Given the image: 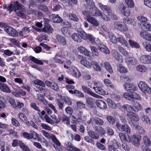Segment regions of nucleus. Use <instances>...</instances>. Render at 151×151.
Listing matches in <instances>:
<instances>
[{
    "label": "nucleus",
    "instance_id": "obj_45",
    "mask_svg": "<svg viewBox=\"0 0 151 151\" xmlns=\"http://www.w3.org/2000/svg\"><path fill=\"white\" fill-rule=\"evenodd\" d=\"M29 32L30 30L29 28L26 27H25L20 32L19 35L21 36H23L24 35L28 33Z\"/></svg>",
    "mask_w": 151,
    "mask_h": 151
},
{
    "label": "nucleus",
    "instance_id": "obj_14",
    "mask_svg": "<svg viewBox=\"0 0 151 151\" xmlns=\"http://www.w3.org/2000/svg\"><path fill=\"white\" fill-rule=\"evenodd\" d=\"M127 116L128 117L131 119L132 122H137L139 120V118L138 115L133 112H128Z\"/></svg>",
    "mask_w": 151,
    "mask_h": 151
},
{
    "label": "nucleus",
    "instance_id": "obj_41",
    "mask_svg": "<svg viewBox=\"0 0 151 151\" xmlns=\"http://www.w3.org/2000/svg\"><path fill=\"white\" fill-rule=\"evenodd\" d=\"M95 91L96 93L102 95H105L108 94V93L106 94L104 90L101 88L99 87H95Z\"/></svg>",
    "mask_w": 151,
    "mask_h": 151
},
{
    "label": "nucleus",
    "instance_id": "obj_63",
    "mask_svg": "<svg viewBox=\"0 0 151 151\" xmlns=\"http://www.w3.org/2000/svg\"><path fill=\"white\" fill-rule=\"evenodd\" d=\"M41 132L44 136L46 138L48 139H52V135H50L47 132L44 130H42L41 131Z\"/></svg>",
    "mask_w": 151,
    "mask_h": 151
},
{
    "label": "nucleus",
    "instance_id": "obj_24",
    "mask_svg": "<svg viewBox=\"0 0 151 151\" xmlns=\"http://www.w3.org/2000/svg\"><path fill=\"white\" fill-rule=\"evenodd\" d=\"M119 108L122 111L126 110L127 111H129L132 110V106L127 104H125L120 106L119 107Z\"/></svg>",
    "mask_w": 151,
    "mask_h": 151
},
{
    "label": "nucleus",
    "instance_id": "obj_31",
    "mask_svg": "<svg viewBox=\"0 0 151 151\" xmlns=\"http://www.w3.org/2000/svg\"><path fill=\"white\" fill-rule=\"evenodd\" d=\"M112 56L115 59L120 62L122 61V60L121 58V56L119 54V53L116 50H113Z\"/></svg>",
    "mask_w": 151,
    "mask_h": 151
},
{
    "label": "nucleus",
    "instance_id": "obj_11",
    "mask_svg": "<svg viewBox=\"0 0 151 151\" xmlns=\"http://www.w3.org/2000/svg\"><path fill=\"white\" fill-rule=\"evenodd\" d=\"M141 62L143 64H148L151 63V56L149 55L141 56L139 58Z\"/></svg>",
    "mask_w": 151,
    "mask_h": 151
},
{
    "label": "nucleus",
    "instance_id": "obj_30",
    "mask_svg": "<svg viewBox=\"0 0 151 151\" xmlns=\"http://www.w3.org/2000/svg\"><path fill=\"white\" fill-rule=\"evenodd\" d=\"M127 61L129 65H134L137 64V60L134 57H128L127 58Z\"/></svg>",
    "mask_w": 151,
    "mask_h": 151
},
{
    "label": "nucleus",
    "instance_id": "obj_43",
    "mask_svg": "<svg viewBox=\"0 0 151 151\" xmlns=\"http://www.w3.org/2000/svg\"><path fill=\"white\" fill-rule=\"evenodd\" d=\"M125 3L127 7L130 8H133L135 6L133 0H125Z\"/></svg>",
    "mask_w": 151,
    "mask_h": 151
},
{
    "label": "nucleus",
    "instance_id": "obj_5",
    "mask_svg": "<svg viewBox=\"0 0 151 151\" xmlns=\"http://www.w3.org/2000/svg\"><path fill=\"white\" fill-rule=\"evenodd\" d=\"M116 126L120 131L125 132L127 134H130L131 132V129L130 127L127 124L121 125L119 123H116Z\"/></svg>",
    "mask_w": 151,
    "mask_h": 151
},
{
    "label": "nucleus",
    "instance_id": "obj_64",
    "mask_svg": "<svg viewBox=\"0 0 151 151\" xmlns=\"http://www.w3.org/2000/svg\"><path fill=\"white\" fill-rule=\"evenodd\" d=\"M8 101L13 108H16V104L14 100L13 99L9 98V99Z\"/></svg>",
    "mask_w": 151,
    "mask_h": 151
},
{
    "label": "nucleus",
    "instance_id": "obj_10",
    "mask_svg": "<svg viewBox=\"0 0 151 151\" xmlns=\"http://www.w3.org/2000/svg\"><path fill=\"white\" fill-rule=\"evenodd\" d=\"M98 5L101 10L108 14V16H110V14L112 13V10L109 6L108 5H104L101 3H99Z\"/></svg>",
    "mask_w": 151,
    "mask_h": 151
},
{
    "label": "nucleus",
    "instance_id": "obj_54",
    "mask_svg": "<svg viewBox=\"0 0 151 151\" xmlns=\"http://www.w3.org/2000/svg\"><path fill=\"white\" fill-rule=\"evenodd\" d=\"M96 131L101 135H104L105 132V131L101 127H97Z\"/></svg>",
    "mask_w": 151,
    "mask_h": 151
},
{
    "label": "nucleus",
    "instance_id": "obj_27",
    "mask_svg": "<svg viewBox=\"0 0 151 151\" xmlns=\"http://www.w3.org/2000/svg\"><path fill=\"white\" fill-rule=\"evenodd\" d=\"M56 39L61 45H64L66 44V42L65 39L63 37L60 35H57Z\"/></svg>",
    "mask_w": 151,
    "mask_h": 151
},
{
    "label": "nucleus",
    "instance_id": "obj_49",
    "mask_svg": "<svg viewBox=\"0 0 151 151\" xmlns=\"http://www.w3.org/2000/svg\"><path fill=\"white\" fill-rule=\"evenodd\" d=\"M142 44L144 47L148 52H151V44H147V42H143Z\"/></svg>",
    "mask_w": 151,
    "mask_h": 151
},
{
    "label": "nucleus",
    "instance_id": "obj_55",
    "mask_svg": "<svg viewBox=\"0 0 151 151\" xmlns=\"http://www.w3.org/2000/svg\"><path fill=\"white\" fill-rule=\"evenodd\" d=\"M86 102L88 106L90 107H92L93 104L94 100L92 98H87L86 99Z\"/></svg>",
    "mask_w": 151,
    "mask_h": 151
},
{
    "label": "nucleus",
    "instance_id": "obj_4",
    "mask_svg": "<svg viewBox=\"0 0 151 151\" xmlns=\"http://www.w3.org/2000/svg\"><path fill=\"white\" fill-rule=\"evenodd\" d=\"M141 91L143 92L146 93H151V88L145 82L141 81L138 85Z\"/></svg>",
    "mask_w": 151,
    "mask_h": 151
},
{
    "label": "nucleus",
    "instance_id": "obj_7",
    "mask_svg": "<svg viewBox=\"0 0 151 151\" xmlns=\"http://www.w3.org/2000/svg\"><path fill=\"white\" fill-rule=\"evenodd\" d=\"M118 9L120 13L124 16L128 17L130 14V10L127 9L123 4H120Z\"/></svg>",
    "mask_w": 151,
    "mask_h": 151
},
{
    "label": "nucleus",
    "instance_id": "obj_59",
    "mask_svg": "<svg viewBox=\"0 0 151 151\" xmlns=\"http://www.w3.org/2000/svg\"><path fill=\"white\" fill-rule=\"evenodd\" d=\"M11 122L12 124L15 127H19L20 125L19 122L15 118H12Z\"/></svg>",
    "mask_w": 151,
    "mask_h": 151
},
{
    "label": "nucleus",
    "instance_id": "obj_56",
    "mask_svg": "<svg viewBox=\"0 0 151 151\" xmlns=\"http://www.w3.org/2000/svg\"><path fill=\"white\" fill-rule=\"evenodd\" d=\"M119 137L122 142H125L127 141V138L125 135L122 133L120 132L119 134Z\"/></svg>",
    "mask_w": 151,
    "mask_h": 151
},
{
    "label": "nucleus",
    "instance_id": "obj_25",
    "mask_svg": "<svg viewBox=\"0 0 151 151\" xmlns=\"http://www.w3.org/2000/svg\"><path fill=\"white\" fill-rule=\"evenodd\" d=\"M71 37L73 40L78 43L81 42L82 39L80 36L79 34L74 33L72 34Z\"/></svg>",
    "mask_w": 151,
    "mask_h": 151
},
{
    "label": "nucleus",
    "instance_id": "obj_34",
    "mask_svg": "<svg viewBox=\"0 0 151 151\" xmlns=\"http://www.w3.org/2000/svg\"><path fill=\"white\" fill-rule=\"evenodd\" d=\"M67 16L70 20L76 22H77L78 20L77 17L74 14L69 13L67 14Z\"/></svg>",
    "mask_w": 151,
    "mask_h": 151
},
{
    "label": "nucleus",
    "instance_id": "obj_46",
    "mask_svg": "<svg viewBox=\"0 0 151 151\" xmlns=\"http://www.w3.org/2000/svg\"><path fill=\"white\" fill-rule=\"evenodd\" d=\"M37 99L42 102L45 105H46L47 103L43 96L40 94H37Z\"/></svg>",
    "mask_w": 151,
    "mask_h": 151
},
{
    "label": "nucleus",
    "instance_id": "obj_8",
    "mask_svg": "<svg viewBox=\"0 0 151 151\" xmlns=\"http://www.w3.org/2000/svg\"><path fill=\"white\" fill-rule=\"evenodd\" d=\"M97 42V48L101 50L102 52L106 54H109L110 53V51L109 49L104 45L99 40H96Z\"/></svg>",
    "mask_w": 151,
    "mask_h": 151
},
{
    "label": "nucleus",
    "instance_id": "obj_28",
    "mask_svg": "<svg viewBox=\"0 0 151 151\" xmlns=\"http://www.w3.org/2000/svg\"><path fill=\"white\" fill-rule=\"evenodd\" d=\"M129 44L130 46L132 48H139L140 47L139 44L135 41L131 40H128Z\"/></svg>",
    "mask_w": 151,
    "mask_h": 151
},
{
    "label": "nucleus",
    "instance_id": "obj_2",
    "mask_svg": "<svg viewBox=\"0 0 151 151\" xmlns=\"http://www.w3.org/2000/svg\"><path fill=\"white\" fill-rule=\"evenodd\" d=\"M64 67L68 69L67 71L68 73L71 74L74 77L79 78L81 76V73L79 70L74 66H71L68 68V66L66 65H64Z\"/></svg>",
    "mask_w": 151,
    "mask_h": 151
},
{
    "label": "nucleus",
    "instance_id": "obj_60",
    "mask_svg": "<svg viewBox=\"0 0 151 151\" xmlns=\"http://www.w3.org/2000/svg\"><path fill=\"white\" fill-rule=\"evenodd\" d=\"M106 118L110 124H113L115 123V119L112 116H107Z\"/></svg>",
    "mask_w": 151,
    "mask_h": 151
},
{
    "label": "nucleus",
    "instance_id": "obj_26",
    "mask_svg": "<svg viewBox=\"0 0 151 151\" xmlns=\"http://www.w3.org/2000/svg\"><path fill=\"white\" fill-rule=\"evenodd\" d=\"M19 146L22 151H31L29 148L21 141H19Z\"/></svg>",
    "mask_w": 151,
    "mask_h": 151
},
{
    "label": "nucleus",
    "instance_id": "obj_42",
    "mask_svg": "<svg viewBox=\"0 0 151 151\" xmlns=\"http://www.w3.org/2000/svg\"><path fill=\"white\" fill-rule=\"evenodd\" d=\"M141 119L144 123L147 124H150V120L149 117L144 114H142L141 116Z\"/></svg>",
    "mask_w": 151,
    "mask_h": 151
},
{
    "label": "nucleus",
    "instance_id": "obj_52",
    "mask_svg": "<svg viewBox=\"0 0 151 151\" xmlns=\"http://www.w3.org/2000/svg\"><path fill=\"white\" fill-rule=\"evenodd\" d=\"M137 19L140 22H143L144 23L147 22V21L148 20V19L147 17L142 15L138 16L137 17Z\"/></svg>",
    "mask_w": 151,
    "mask_h": 151
},
{
    "label": "nucleus",
    "instance_id": "obj_12",
    "mask_svg": "<svg viewBox=\"0 0 151 151\" xmlns=\"http://www.w3.org/2000/svg\"><path fill=\"white\" fill-rule=\"evenodd\" d=\"M51 139L53 142L55 144V145H54V147L55 149L58 151H60L62 149L61 147V144L55 136L53 134H52Z\"/></svg>",
    "mask_w": 151,
    "mask_h": 151
},
{
    "label": "nucleus",
    "instance_id": "obj_23",
    "mask_svg": "<svg viewBox=\"0 0 151 151\" xmlns=\"http://www.w3.org/2000/svg\"><path fill=\"white\" fill-rule=\"evenodd\" d=\"M66 144L67 149L70 151H81L79 149L73 146L70 142H67Z\"/></svg>",
    "mask_w": 151,
    "mask_h": 151
},
{
    "label": "nucleus",
    "instance_id": "obj_50",
    "mask_svg": "<svg viewBox=\"0 0 151 151\" xmlns=\"http://www.w3.org/2000/svg\"><path fill=\"white\" fill-rule=\"evenodd\" d=\"M145 29L148 32H151V24L148 22H146L143 24Z\"/></svg>",
    "mask_w": 151,
    "mask_h": 151
},
{
    "label": "nucleus",
    "instance_id": "obj_20",
    "mask_svg": "<svg viewBox=\"0 0 151 151\" xmlns=\"http://www.w3.org/2000/svg\"><path fill=\"white\" fill-rule=\"evenodd\" d=\"M96 103L97 106L101 109H105L107 107L106 103L102 100H97L96 101Z\"/></svg>",
    "mask_w": 151,
    "mask_h": 151
},
{
    "label": "nucleus",
    "instance_id": "obj_18",
    "mask_svg": "<svg viewBox=\"0 0 151 151\" xmlns=\"http://www.w3.org/2000/svg\"><path fill=\"white\" fill-rule=\"evenodd\" d=\"M29 134L30 139H33L38 141H40V139L39 136L36 132L33 130H30L29 131Z\"/></svg>",
    "mask_w": 151,
    "mask_h": 151
},
{
    "label": "nucleus",
    "instance_id": "obj_48",
    "mask_svg": "<svg viewBox=\"0 0 151 151\" xmlns=\"http://www.w3.org/2000/svg\"><path fill=\"white\" fill-rule=\"evenodd\" d=\"M118 50L123 55L125 56H128L129 53L123 47L119 46L118 47Z\"/></svg>",
    "mask_w": 151,
    "mask_h": 151
},
{
    "label": "nucleus",
    "instance_id": "obj_53",
    "mask_svg": "<svg viewBox=\"0 0 151 151\" xmlns=\"http://www.w3.org/2000/svg\"><path fill=\"white\" fill-rule=\"evenodd\" d=\"M109 39L111 42L114 44H116L117 42V37H116L114 35H110L109 36Z\"/></svg>",
    "mask_w": 151,
    "mask_h": 151
},
{
    "label": "nucleus",
    "instance_id": "obj_37",
    "mask_svg": "<svg viewBox=\"0 0 151 151\" xmlns=\"http://www.w3.org/2000/svg\"><path fill=\"white\" fill-rule=\"evenodd\" d=\"M105 67L106 70L110 73H112L113 72V70L110 63L107 61L104 63Z\"/></svg>",
    "mask_w": 151,
    "mask_h": 151
},
{
    "label": "nucleus",
    "instance_id": "obj_21",
    "mask_svg": "<svg viewBox=\"0 0 151 151\" xmlns=\"http://www.w3.org/2000/svg\"><path fill=\"white\" fill-rule=\"evenodd\" d=\"M18 116L19 119L28 125L29 124V121L27 117L22 112L19 113Z\"/></svg>",
    "mask_w": 151,
    "mask_h": 151
},
{
    "label": "nucleus",
    "instance_id": "obj_16",
    "mask_svg": "<svg viewBox=\"0 0 151 151\" xmlns=\"http://www.w3.org/2000/svg\"><path fill=\"white\" fill-rule=\"evenodd\" d=\"M78 51L81 53L84 54L85 55L91 57V58H93V56H91L90 55V52L86 48L83 46H80L77 48Z\"/></svg>",
    "mask_w": 151,
    "mask_h": 151
},
{
    "label": "nucleus",
    "instance_id": "obj_57",
    "mask_svg": "<svg viewBox=\"0 0 151 151\" xmlns=\"http://www.w3.org/2000/svg\"><path fill=\"white\" fill-rule=\"evenodd\" d=\"M56 101L57 102V104L59 107V109L62 110L64 107V103L62 102L61 99H57Z\"/></svg>",
    "mask_w": 151,
    "mask_h": 151
},
{
    "label": "nucleus",
    "instance_id": "obj_19",
    "mask_svg": "<svg viewBox=\"0 0 151 151\" xmlns=\"http://www.w3.org/2000/svg\"><path fill=\"white\" fill-rule=\"evenodd\" d=\"M142 105L138 102H135L132 106V110L134 112H137L142 109Z\"/></svg>",
    "mask_w": 151,
    "mask_h": 151
},
{
    "label": "nucleus",
    "instance_id": "obj_40",
    "mask_svg": "<svg viewBox=\"0 0 151 151\" xmlns=\"http://www.w3.org/2000/svg\"><path fill=\"white\" fill-rule=\"evenodd\" d=\"M61 31L63 34L67 37H70V31L67 28L64 27L61 29Z\"/></svg>",
    "mask_w": 151,
    "mask_h": 151
},
{
    "label": "nucleus",
    "instance_id": "obj_58",
    "mask_svg": "<svg viewBox=\"0 0 151 151\" xmlns=\"http://www.w3.org/2000/svg\"><path fill=\"white\" fill-rule=\"evenodd\" d=\"M51 117L54 120L55 123L57 124H58L60 122L61 120V117H60L59 116H58V118L55 115H52Z\"/></svg>",
    "mask_w": 151,
    "mask_h": 151
},
{
    "label": "nucleus",
    "instance_id": "obj_15",
    "mask_svg": "<svg viewBox=\"0 0 151 151\" xmlns=\"http://www.w3.org/2000/svg\"><path fill=\"white\" fill-rule=\"evenodd\" d=\"M140 35L142 38L146 41L151 42V34L145 31H141Z\"/></svg>",
    "mask_w": 151,
    "mask_h": 151
},
{
    "label": "nucleus",
    "instance_id": "obj_39",
    "mask_svg": "<svg viewBox=\"0 0 151 151\" xmlns=\"http://www.w3.org/2000/svg\"><path fill=\"white\" fill-rule=\"evenodd\" d=\"M81 63L84 66L88 68H90L92 66V64L86 60L85 58H83L81 61Z\"/></svg>",
    "mask_w": 151,
    "mask_h": 151
},
{
    "label": "nucleus",
    "instance_id": "obj_35",
    "mask_svg": "<svg viewBox=\"0 0 151 151\" xmlns=\"http://www.w3.org/2000/svg\"><path fill=\"white\" fill-rule=\"evenodd\" d=\"M117 42L120 43L122 45L127 47L128 45L127 42L125 41L122 36L117 37Z\"/></svg>",
    "mask_w": 151,
    "mask_h": 151
},
{
    "label": "nucleus",
    "instance_id": "obj_36",
    "mask_svg": "<svg viewBox=\"0 0 151 151\" xmlns=\"http://www.w3.org/2000/svg\"><path fill=\"white\" fill-rule=\"evenodd\" d=\"M143 142L144 144L147 146L149 147L151 145V141L149 138L147 136L143 137Z\"/></svg>",
    "mask_w": 151,
    "mask_h": 151
},
{
    "label": "nucleus",
    "instance_id": "obj_38",
    "mask_svg": "<svg viewBox=\"0 0 151 151\" xmlns=\"http://www.w3.org/2000/svg\"><path fill=\"white\" fill-rule=\"evenodd\" d=\"M137 70L140 72H144L147 70L146 66L143 65H138L136 67Z\"/></svg>",
    "mask_w": 151,
    "mask_h": 151
},
{
    "label": "nucleus",
    "instance_id": "obj_13",
    "mask_svg": "<svg viewBox=\"0 0 151 151\" xmlns=\"http://www.w3.org/2000/svg\"><path fill=\"white\" fill-rule=\"evenodd\" d=\"M124 88L127 91L132 92L136 90V87L131 83H127L123 86Z\"/></svg>",
    "mask_w": 151,
    "mask_h": 151
},
{
    "label": "nucleus",
    "instance_id": "obj_6",
    "mask_svg": "<svg viewBox=\"0 0 151 151\" xmlns=\"http://www.w3.org/2000/svg\"><path fill=\"white\" fill-rule=\"evenodd\" d=\"M33 28L38 32H45L48 33H51L54 31L52 27L48 24H46L44 25V27L42 29L38 28L35 26H33Z\"/></svg>",
    "mask_w": 151,
    "mask_h": 151
},
{
    "label": "nucleus",
    "instance_id": "obj_1",
    "mask_svg": "<svg viewBox=\"0 0 151 151\" xmlns=\"http://www.w3.org/2000/svg\"><path fill=\"white\" fill-rule=\"evenodd\" d=\"M8 10L10 11V13L13 10H14L18 16L22 18H25L26 17L25 14L23 13L24 11V6L17 1L15 2L14 4H10L8 7Z\"/></svg>",
    "mask_w": 151,
    "mask_h": 151
},
{
    "label": "nucleus",
    "instance_id": "obj_62",
    "mask_svg": "<svg viewBox=\"0 0 151 151\" xmlns=\"http://www.w3.org/2000/svg\"><path fill=\"white\" fill-rule=\"evenodd\" d=\"M104 83L106 86L112 88L114 87L113 85L110 80L108 79H105L104 80Z\"/></svg>",
    "mask_w": 151,
    "mask_h": 151
},
{
    "label": "nucleus",
    "instance_id": "obj_17",
    "mask_svg": "<svg viewBox=\"0 0 151 151\" xmlns=\"http://www.w3.org/2000/svg\"><path fill=\"white\" fill-rule=\"evenodd\" d=\"M0 89L3 92L9 93H11V90L8 85L5 83H0Z\"/></svg>",
    "mask_w": 151,
    "mask_h": 151
},
{
    "label": "nucleus",
    "instance_id": "obj_51",
    "mask_svg": "<svg viewBox=\"0 0 151 151\" xmlns=\"http://www.w3.org/2000/svg\"><path fill=\"white\" fill-rule=\"evenodd\" d=\"M30 58L31 60L35 63L40 65L43 64V63L41 60H39L34 57L31 56L30 57Z\"/></svg>",
    "mask_w": 151,
    "mask_h": 151
},
{
    "label": "nucleus",
    "instance_id": "obj_32",
    "mask_svg": "<svg viewBox=\"0 0 151 151\" xmlns=\"http://www.w3.org/2000/svg\"><path fill=\"white\" fill-rule=\"evenodd\" d=\"M78 33L79 34L81 38L85 40L87 39L88 35L82 29H79L78 30Z\"/></svg>",
    "mask_w": 151,
    "mask_h": 151
},
{
    "label": "nucleus",
    "instance_id": "obj_44",
    "mask_svg": "<svg viewBox=\"0 0 151 151\" xmlns=\"http://www.w3.org/2000/svg\"><path fill=\"white\" fill-rule=\"evenodd\" d=\"M124 21L126 23L132 25L133 26H135L136 25V23L135 22H133V20L131 18H125L124 19Z\"/></svg>",
    "mask_w": 151,
    "mask_h": 151
},
{
    "label": "nucleus",
    "instance_id": "obj_33",
    "mask_svg": "<svg viewBox=\"0 0 151 151\" xmlns=\"http://www.w3.org/2000/svg\"><path fill=\"white\" fill-rule=\"evenodd\" d=\"M31 84H34L35 85H37L43 87H44L45 86V84L43 81L38 79L34 80L31 82Z\"/></svg>",
    "mask_w": 151,
    "mask_h": 151
},
{
    "label": "nucleus",
    "instance_id": "obj_22",
    "mask_svg": "<svg viewBox=\"0 0 151 151\" xmlns=\"http://www.w3.org/2000/svg\"><path fill=\"white\" fill-rule=\"evenodd\" d=\"M52 21L54 22L59 23L63 21L62 19L58 15L55 14H52Z\"/></svg>",
    "mask_w": 151,
    "mask_h": 151
},
{
    "label": "nucleus",
    "instance_id": "obj_3",
    "mask_svg": "<svg viewBox=\"0 0 151 151\" xmlns=\"http://www.w3.org/2000/svg\"><path fill=\"white\" fill-rule=\"evenodd\" d=\"M129 142H131L132 144L136 147H138L140 145L139 141L141 140V137L139 135H132L130 137L128 136Z\"/></svg>",
    "mask_w": 151,
    "mask_h": 151
},
{
    "label": "nucleus",
    "instance_id": "obj_29",
    "mask_svg": "<svg viewBox=\"0 0 151 151\" xmlns=\"http://www.w3.org/2000/svg\"><path fill=\"white\" fill-rule=\"evenodd\" d=\"M81 87L82 89L84 91L93 97L94 96V93L89 88L84 85H83Z\"/></svg>",
    "mask_w": 151,
    "mask_h": 151
},
{
    "label": "nucleus",
    "instance_id": "obj_61",
    "mask_svg": "<svg viewBox=\"0 0 151 151\" xmlns=\"http://www.w3.org/2000/svg\"><path fill=\"white\" fill-rule=\"evenodd\" d=\"M118 70L121 73H127L128 71V70L127 68L125 67L119 66L118 69Z\"/></svg>",
    "mask_w": 151,
    "mask_h": 151
},
{
    "label": "nucleus",
    "instance_id": "obj_47",
    "mask_svg": "<svg viewBox=\"0 0 151 151\" xmlns=\"http://www.w3.org/2000/svg\"><path fill=\"white\" fill-rule=\"evenodd\" d=\"M141 99V96L139 94L136 93H131V101H133L134 99L139 100H140Z\"/></svg>",
    "mask_w": 151,
    "mask_h": 151
},
{
    "label": "nucleus",
    "instance_id": "obj_9",
    "mask_svg": "<svg viewBox=\"0 0 151 151\" xmlns=\"http://www.w3.org/2000/svg\"><path fill=\"white\" fill-rule=\"evenodd\" d=\"M4 30L8 34L12 37H16L18 36L17 32L11 27H6Z\"/></svg>",
    "mask_w": 151,
    "mask_h": 151
}]
</instances>
